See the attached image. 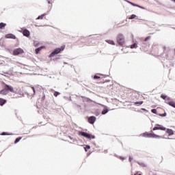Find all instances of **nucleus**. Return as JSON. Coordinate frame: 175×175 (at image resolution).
I'll use <instances>...</instances> for the list:
<instances>
[{
    "label": "nucleus",
    "mask_w": 175,
    "mask_h": 175,
    "mask_svg": "<svg viewBox=\"0 0 175 175\" xmlns=\"http://www.w3.org/2000/svg\"><path fill=\"white\" fill-rule=\"evenodd\" d=\"M168 105H170V106H172V107H175V103L173 101L169 102Z\"/></svg>",
    "instance_id": "obj_17"
},
{
    "label": "nucleus",
    "mask_w": 175,
    "mask_h": 175,
    "mask_svg": "<svg viewBox=\"0 0 175 175\" xmlns=\"http://www.w3.org/2000/svg\"><path fill=\"white\" fill-rule=\"evenodd\" d=\"M98 105H99V106H101L102 107H104V110L102 111L103 115H105L109 112V110L107 109V107H106L105 105H102L100 103H98Z\"/></svg>",
    "instance_id": "obj_8"
},
{
    "label": "nucleus",
    "mask_w": 175,
    "mask_h": 175,
    "mask_svg": "<svg viewBox=\"0 0 175 175\" xmlns=\"http://www.w3.org/2000/svg\"><path fill=\"white\" fill-rule=\"evenodd\" d=\"M5 103H6V100H5L3 98H1V106H3V105H5Z\"/></svg>",
    "instance_id": "obj_15"
},
{
    "label": "nucleus",
    "mask_w": 175,
    "mask_h": 175,
    "mask_svg": "<svg viewBox=\"0 0 175 175\" xmlns=\"http://www.w3.org/2000/svg\"><path fill=\"white\" fill-rule=\"evenodd\" d=\"M151 133L152 131H150ZM148 133V132H145L142 134H141V136L142 137H152V139H162V136L156 135L155 133Z\"/></svg>",
    "instance_id": "obj_2"
},
{
    "label": "nucleus",
    "mask_w": 175,
    "mask_h": 175,
    "mask_svg": "<svg viewBox=\"0 0 175 175\" xmlns=\"http://www.w3.org/2000/svg\"><path fill=\"white\" fill-rule=\"evenodd\" d=\"M166 128L162 126L161 124H157V126H154L152 129V131H165Z\"/></svg>",
    "instance_id": "obj_6"
},
{
    "label": "nucleus",
    "mask_w": 175,
    "mask_h": 175,
    "mask_svg": "<svg viewBox=\"0 0 175 175\" xmlns=\"http://www.w3.org/2000/svg\"><path fill=\"white\" fill-rule=\"evenodd\" d=\"M96 121V118L95 116H90L88 118L89 124H94Z\"/></svg>",
    "instance_id": "obj_9"
},
{
    "label": "nucleus",
    "mask_w": 175,
    "mask_h": 175,
    "mask_svg": "<svg viewBox=\"0 0 175 175\" xmlns=\"http://www.w3.org/2000/svg\"><path fill=\"white\" fill-rule=\"evenodd\" d=\"M42 49H44V46H40L39 48H37L36 49V54H39L40 51L42 50Z\"/></svg>",
    "instance_id": "obj_14"
},
{
    "label": "nucleus",
    "mask_w": 175,
    "mask_h": 175,
    "mask_svg": "<svg viewBox=\"0 0 175 175\" xmlns=\"http://www.w3.org/2000/svg\"><path fill=\"white\" fill-rule=\"evenodd\" d=\"M6 39H16V36L12 33H8L5 35Z\"/></svg>",
    "instance_id": "obj_10"
},
{
    "label": "nucleus",
    "mask_w": 175,
    "mask_h": 175,
    "mask_svg": "<svg viewBox=\"0 0 175 175\" xmlns=\"http://www.w3.org/2000/svg\"><path fill=\"white\" fill-rule=\"evenodd\" d=\"M24 53V51L21 49H17L14 51V55H18V54H23Z\"/></svg>",
    "instance_id": "obj_7"
},
{
    "label": "nucleus",
    "mask_w": 175,
    "mask_h": 175,
    "mask_svg": "<svg viewBox=\"0 0 175 175\" xmlns=\"http://www.w3.org/2000/svg\"><path fill=\"white\" fill-rule=\"evenodd\" d=\"M161 98H162V99H166L167 96L165 95V94H161Z\"/></svg>",
    "instance_id": "obj_25"
},
{
    "label": "nucleus",
    "mask_w": 175,
    "mask_h": 175,
    "mask_svg": "<svg viewBox=\"0 0 175 175\" xmlns=\"http://www.w3.org/2000/svg\"><path fill=\"white\" fill-rule=\"evenodd\" d=\"M107 43H108L109 44H111L112 46H116V42H114L113 40H106Z\"/></svg>",
    "instance_id": "obj_13"
},
{
    "label": "nucleus",
    "mask_w": 175,
    "mask_h": 175,
    "mask_svg": "<svg viewBox=\"0 0 175 175\" xmlns=\"http://www.w3.org/2000/svg\"><path fill=\"white\" fill-rule=\"evenodd\" d=\"M79 135H81V136H83V137H86V139H95V135H92L83 131L79 132Z\"/></svg>",
    "instance_id": "obj_5"
},
{
    "label": "nucleus",
    "mask_w": 175,
    "mask_h": 175,
    "mask_svg": "<svg viewBox=\"0 0 175 175\" xmlns=\"http://www.w3.org/2000/svg\"><path fill=\"white\" fill-rule=\"evenodd\" d=\"M47 1H48V3H51V2L50 1V0H47Z\"/></svg>",
    "instance_id": "obj_34"
},
{
    "label": "nucleus",
    "mask_w": 175,
    "mask_h": 175,
    "mask_svg": "<svg viewBox=\"0 0 175 175\" xmlns=\"http://www.w3.org/2000/svg\"><path fill=\"white\" fill-rule=\"evenodd\" d=\"M20 140H21V137L16 138V140H15V142H14V143H15V144H17V143H18V142H20Z\"/></svg>",
    "instance_id": "obj_22"
},
{
    "label": "nucleus",
    "mask_w": 175,
    "mask_h": 175,
    "mask_svg": "<svg viewBox=\"0 0 175 175\" xmlns=\"http://www.w3.org/2000/svg\"><path fill=\"white\" fill-rule=\"evenodd\" d=\"M161 117H166V113L159 115Z\"/></svg>",
    "instance_id": "obj_30"
},
{
    "label": "nucleus",
    "mask_w": 175,
    "mask_h": 175,
    "mask_svg": "<svg viewBox=\"0 0 175 175\" xmlns=\"http://www.w3.org/2000/svg\"><path fill=\"white\" fill-rule=\"evenodd\" d=\"M65 50V45H62L60 48L55 49L51 54L50 57H53L57 55V54H59L61 51H64Z\"/></svg>",
    "instance_id": "obj_4"
},
{
    "label": "nucleus",
    "mask_w": 175,
    "mask_h": 175,
    "mask_svg": "<svg viewBox=\"0 0 175 175\" xmlns=\"http://www.w3.org/2000/svg\"><path fill=\"white\" fill-rule=\"evenodd\" d=\"M43 17H44V14H42L41 16H39L37 18V20H43Z\"/></svg>",
    "instance_id": "obj_19"
},
{
    "label": "nucleus",
    "mask_w": 175,
    "mask_h": 175,
    "mask_svg": "<svg viewBox=\"0 0 175 175\" xmlns=\"http://www.w3.org/2000/svg\"><path fill=\"white\" fill-rule=\"evenodd\" d=\"M9 92H12V94L14 93V88L12 85H5L3 89L1 91V93L3 95H7Z\"/></svg>",
    "instance_id": "obj_1"
},
{
    "label": "nucleus",
    "mask_w": 175,
    "mask_h": 175,
    "mask_svg": "<svg viewBox=\"0 0 175 175\" xmlns=\"http://www.w3.org/2000/svg\"><path fill=\"white\" fill-rule=\"evenodd\" d=\"M172 1H173V2H174V3H175V0H172Z\"/></svg>",
    "instance_id": "obj_35"
},
{
    "label": "nucleus",
    "mask_w": 175,
    "mask_h": 175,
    "mask_svg": "<svg viewBox=\"0 0 175 175\" xmlns=\"http://www.w3.org/2000/svg\"><path fill=\"white\" fill-rule=\"evenodd\" d=\"M116 42L118 46H120L122 47L125 44V37H124V35L122 33L118 34L116 37Z\"/></svg>",
    "instance_id": "obj_3"
},
{
    "label": "nucleus",
    "mask_w": 175,
    "mask_h": 175,
    "mask_svg": "<svg viewBox=\"0 0 175 175\" xmlns=\"http://www.w3.org/2000/svg\"><path fill=\"white\" fill-rule=\"evenodd\" d=\"M1 135H2L3 136H5V135H8V134H7L6 133H2Z\"/></svg>",
    "instance_id": "obj_32"
},
{
    "label": "nucleus",
    "mask_w": 175,
    "mask_h": 175,
    "mask_svg": "<svg viewBox=\"0 0 175 175\" xmlns=\"http://www.w3.org/2000/svg\"><path fill=\"white\" fill-rule=\"evenodd\" d=\"M94 79H100V77H99V76H98V75H94Z\"/></svg>",
    "instance_id": "obj_29"
},
{
    "label": "nucleus",
    "mask_w": 175,
    "mask_h": 175,
    "mask_svg": "<svg viewBox=\"0 0 175 175\" xmlns=\"http://www.w3.org/2000/svg\"><path fill=\"white\" fill-rule=\"evenodd\" d=\"M31 88H32V90H33V95H35V94H36V91L35 90V88L32 87Z\"/></svg>",
    "instance_id": "obj_31"
},
{
    "label": "nucleus",
    "mask_w": 175,
    "mask_h": 175,
    "mask_svg": "<svg viewBox=\"0 0 175 175\" xmlns=\"http://www.w3.org/2000/svg\"><path fill=\"white\" fill-rule=\"evenodd\" d=\"M4 27H6V24L3 23H1V29L3 28Z\"/></svg>",
    "instance_id": "obj_21"
},
{
    "label": "nucleus",
    "mask_w": 175,
    "mask_h": 175,
    "mask_svg": "<svg viewBox=\"0 0 175 175\" xmlns=\"http://www.w3.org/2000/svg\"><path fill=\"white\" fill-rule=\"evenodd\" d=\"M90 148H91V146L87 145L86 148H85V151H87V150H90Z\"/></svg>",
    "instance_id": "obj_26"
},
{
    "label": "nucleus",
    "mask_w": 175,
    "mask_h": 175,
    "mask_svg": "<svg viewBox=\"0 0 175 175\" xmlns=\"http://www.w3.org/2000/svg\"><path fill=\"white\" fill-rule=\"evenodd\" d=\"M44 98H46V96L44 95V96H42V100H44Z\"/></svg>",
    "instance_id": "obj_33"
},
{
    "label": "nucleus",
    "mask_w": 175,
    "mask_h": 175,
    "mask_svg": "<svg viewBox=\"0 0 175 175\" xmlns=\"http://www.w3.org/2000/svg\"><path fill=\"white\" fill-rule=\"evenodd\" d=\"M151 38V36H148V37H146V38H145V40H144V42H147V40H148L149 39H150Z\"/></svg>",
    "instance_id": "obj_28"
},
{
    "label": "nucleus",
    "mask_w": 175,
    "mask_h": 175,
    "mask_svg": "<svg viewBox=\"0 0 175 175\" xmlns=\"http://www.w3.org/2000/svg\"><path fill=\"white\" fill-rule=\"evenodd\" d=\"M54 96L57 97L58 96V95H59V92H55L54 94H53Z\"/></svg>",
    "instance_id": "obj_24"
},
{
    "label": "nucleus",
    "mask_w": 175,
    "mask_h": 175,
    "mask_svg": "<svg viewBox=\"0 0 175 175\" xmlns=\"http://www.w3.org/2000/svg\"><path fill=\"white\" fill-rule=\"evenodd\" d=\"M129 18V20H133V18H136V15L132 14Z\"/></svg>",
    "instance_id": "obj_20"
},
{
    "label": "nucleus",
    "mask_w": 175,
    "mask_h": 175,
    "mask_svg": "<svg viewBox=\"0 0 175 175\" xmlns=\"http://www.w3.org/2000/svg\"><path fill=\"white\" fill-rule=\"evenodd\" d=\"M129 3H130V5H132V6H136L137 8H142V7L137 5V4H135L131 1H129Z\"/></svg>",
    "instance_id": "obj_18"
},
{
    "label": "nucleus",
    "mask_w": 175,
    "mask_h": 175,
    "mask_svg": "<svg viewBox=\"0 0 175 175\" xmlns=\"http://www.w3.org/2000/svg\"><path fill=\"white\" fill-rule=\"evenodd\" d=\"M131 49H137V44L134 43L132 45H131Z\"/></svg>",
    "instance_id": "obj_16"
},
{
    "label": "nucleus",
    "mask_w": 175,
    "mask_h": 175,
    "mask_svg": "<svg viewBox=\"0 0 175 175\" xmlns=\"http://www.w3.org/2000/svg\"><path fill=\"white\" fill-rule=\"evenodd\" d=\"M134 105H143V101L135 102V103H134Z\"/></svg>",
    "instance_id": "obj_23"
},
{
    "label": "nucleus",
    "mask_w": 175,
    "mask_h": 175,
    "mask_svg": "<svg viewBox=\"0 0 175 175\" xmlns=\"http://www.w3.org/2000/svg\"><path fill=\"white\" fill-rule=\"evenodd\" d=\"M23 33L24 36H26L27 38H28L29 36V35H31V33L28 31V29L23 30Z\"/></svg>",
    "instance_id": "obj_11"
},
{
    "label": "nucleus",
    "mask_w": 175,
    "mask_h": 175,
    "mask_svg": "<svg viewBox=\"0 0 175 175\" xmlns=\"http://www.w3.org/2000/svg\"><path fill=\"white\" fill-rule=\"evenodd\" d=\"M151 111L153 114H157V110L155 109H152Z\"/></svg>",
    "instance_id": "obj_27"
},
{
    "label": "nucleus",
    "mask_w": 175,
    "mask_h": 175,
    "mask_svg": "<svg viewBox=\"0 0 175 175\" xmlns=\"http://www.w3.org/2000/svg\"><path fill=\"white\" fill-rule=\"evenodd\" d=\"M166 133H168L169 136H172V135H174V132L173 131V130L167 129L166 130Z\"/></svg>",
    "instance_id": "obj_12"
}]
</instances>
